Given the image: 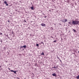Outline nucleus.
Returning <instances> with one entry per match:
<instances>
[{"instance_id":"obj_1","label":"nucleus","mask_w":79,"mask_h":79,"mask_svg":"<svg viewBox=\"0 0 79 79\" xmlns=\"http://www.w3.org/2000/svg\"><path fill=\"white\" fill-rule=\"evenodd\" d=\"M72 24L73 25H79V21L78 20L73 21H72Z\"/></svg>"},{"instance_id":"obj_2","label":"nucleus","mask_w":79,"mask_h":79,"mask_svg":"<svg viewBox=\"0 0 79 79\" xmlns=\"http://www.w3.org/2000/svg\"><path fill=\"white\" fill-rule=\"evenodd\" d=\"M10 71H11V72H13L14 73H15V74H16V72H18V71H14L13 70H10Z\"/></svg>"},{"instance_id":"obj_3","label":"nucleus","mask_w":79,"mask_h":79,"mask_svg":"<svg viewBox=\"0 0 79 79\" xmlns=\"http://www.w3.org/2000/svg\"><path fill=\"white\" fill-rule=\"evenodd\" d=\"M20 48H26V45H25L23 46L20 47Z\"/></svg>"},{"instance_id":"obj_4","label":"nucleus","mask_w":79,"mask_h":79,"mask_svg":"<svg viewBox=\"0 0 79 79\" xmlns=\"http://www.w3.org/2000/svg\"><path fill=\"white\" fill-rule=\"evenodd\" d=\"M66 21H68V20L66 19H64L63 20V21H62L63 23H65V22H66Z\"/></svg>"},{"instance_id":"obj_5","label":"nucleus","mask_w":79,"mask_h":79,"mask_svg":"<svg viewBox=\"0 0 79 79\" xmlns=\"http://www.w3.org/2000/svg\"><path fill=\"white\" fill-rule=\"evenodd\" d=\"M4 4H6V6H8V4H7V2H6V1H4Z\"/></svg>"},{"instance_id":"obj_6","label":"nucleus","mask_w":79,"mask_h":79,"mask_svg":"<svg viewBox=\"0 0 79 79\" xmlns=\"http://www.w3.org/2000/svg\"><path fill=\"white\" fill-rule=\"evenodd\" d=\"M52 76H56V74L55 73H54L52 74Z\"/></svg>"},{"instance_id":"obj_7","label":"nucleus","mask_w":79,"mask_h":79,"mask_svg":"<svg viewBox=\"0 0 79 79\" xmlns=\"http://www.w3.org/2000/svg\"><path fill=\"white\" fill-rule=\"evenodd\" d=\"M41 25L42 26H45V24L44 23L41 24Z\"/></svg>"},{"instance_id":"obj_8","label":"nucleus","mask_w":79,"mask_h":79,"mask_svg":"<svg viewBox=\"0 0 79 79\" xmlns=\"http://www.w3.org/2000/svg\"><path fill=\"white\" fill-rule=\"evenodd\" d=\"M31 10H34V7H33V6H31Z\"/></svg>"},{"instance_id":"obj_9","label":"nucleus","mask_w":79,"mask_h":79,"mask_svg":"<svg viewBox=\"0 0 79 79\" xmlns=\"http://www.w3.org/2000/svg\"><path fill=\"white\" fill-rule=\"evenodd\" d=\"M76 78L77 79H79V75H78V76Z\"/></svg>"},{"instance_id":"obj_10","label":"nucleus","mask_w":79,"mask_h":79,"mask_svg":"<svg viewBox=\"0 0 79 79\" xmlns=\"http://www.w3.org/2000/svg\"><path fill=\"white\" fill-rule=\"evenodd\" d=\"M57 68H58L57 67H55V66H54V67L52 68H55V69H57Z\"/></svg>"},{"instance_id":"obj_11","label":"nucleus","mask_w":79,"mask_h":79,"mask_svg":"<svg viewBox=\"0 0 79 79\" xmlns=\"http://www.w3.org/2000/svg\"><path fill=\"white\" fill-rule=\"evenodd\" d=\"M42 53H41V54L42 55H44V53L43 52H42Z\"/></svg>"},{"instance_id":"obj_12","label":"nucleus","mask_w":79,"mask_h":79,"mask_svg":"<svg viewBox=\"0 0 79 79\" xmlns=\"http://www.w3.org/2000/svg\"><path fill=\"white\" fill-rule=\"evenodd\" d=\"M73 31L74 32H76L77 31L76 30L74 29H73Z\"/></svg>"},{"instance_id":"obj_13","label":"nucleus","mask_w":79,"mask_h":79,"mask_svg":"<svg viewBox=\"0 0 79 79\" xmlns=\"http://www.w3.org/2000/svg\"><path fill=\"white\" fill-rule=\"evenodd\" d=\"M36 45L37 47H39V44H36Z\"/></svg>"},{"instance_id":"obj_14","label":"nucleus","mask_w":79,"mask_h":79,"mask_svg":"<svg viewBox=\"0 0 79 79\" xmlns=\"http://www.w3.org/2000/svg\"><path fill=\"white\" fill-rule=\"evenodd\" d=\"M69 24H71V22H69Z\"/></svg>"},{"instance_id":"obj_15","label":"nucleus","mask_w":79,"mask_h":79,"mask_svg":"<svg viewBox=\"0 0 79 79\" xmlns=\"http://www.w3.org/2000/svg\"><path fill=\"white\" fill-rule=\"evenodd\" d=\"M57 59H58L59 60H60V57H59L57 56Z\"/></svg>"},{"instance_id":"obj_16","label":"nucleus","mask_w":79,"mask_h":79,"mask_svg":"<svg viewBox=\"0 0 79 79\" xmlns=\"http://www.w3.org/2000/svg\"><path fill=\"white\" fill-rule=\"evenodd\" d=\"M56 42V40H54V41H53V42L55 43V42Z\"/></svg>"},{"instance_id":"obj_17","label":"nucleus","mask_w":79,"mask_h":79,"mask_svg":"<svg viewBox=\"0 0 79 79\" xmlns=\"http://www.w3.org/2000/svg\"><path fill=\"white\" fill-rule=\"evenodd\" d=\"M3 49L4 50H5L6 49V48L5 47H4Z\"/></svg>"},{"instance_id":"obj_18","label":"nucleus","mask_w":79,"mask_h":79,"mask_svg":"<svg viewBox=\"0 0 79 79\" xmlns=\"http://www.w3.org/2000/svg\"><path fill=\"white\" fill-rule=\"evenodd\" d=\"M2 34H2V33H0V35H2Z\"/></svg>"},{"instance_id":"obj_19","label":"nucleus","mask_w":79,"mask_h":79,"mask_svg":"<svg viewBox=\"0 0 79 79\" xmlns=\"http://www.w3.org/2000/svg\"><path fill=\"white\" fill-rule=\"evenodd\" d=\"M41 44H43V45H44V43H43V42H42L41 43Z\"/></svg>"},{"instance_id":"obj_20","label":"nucleus","mask_w":79,"mask_h":79,"mask_svg":"<svg viewBox=\"0 0 79 79\" xmlns=\"http://www.w3.org/2000/svg\"><path fill=\"white\" fill-rule=\"evenodd\" d=\"M9 22H10V20H8V23H9Z\"/></svg>"},{"instance_id":"obj_21","label":"nucleus","mask_w":79,"mask_h":79,"mask_svg":"<svg viewBox=\"0 0 79 79\" xmlns=\"http://www.w3.org/2000/svg\"><path fill=\"white\" fill-rule=\"evenodd\" d=\"M63 20H60V21H62L63 22Z\"/></svg>"},{"instance_id":"obj_22","label":"nucleus","mask_w":79,"mask_h":79,"mask_svg":"<svg viewBox=\"0 0 79 79\" xmlns=\"http://www.w3.org/2000/svg\"><path fill=\"white\" fill-rule=\"evenodd\" d=\"M0 42H1V43H2V40L0 41Z\"/></svg>"},{"instance_id":"obj_23","label":"nucleus","mask_w":79,"mask_h":79,"mask_svg":"<svg viewBox=\"0 0 79 79\" xmlns=\"http://www.w3.org/2000/svg\"><path fill=\"white\" fill-rule=\"evenodd\" d=\"M44 18H47V16H46L45 17H44Z\"/></svg>"},{"instance_id":"obj_24","label":"nucleus","mask_w":79,"mask_h":79,"mask_svg":"<svg viewBox=\"0 0 79 79\" xmlns=\"http://www.w3.org/2000/svg\"><path fill=\"white\" fill-rule=\"evenodd\" d=\"M60 61V62H61V60H60V59H59Z\"/></svg>"},{"instance_id":"obj_25","label":"nucleus","mask_w":79,"mask_h":79,"mask_svg":"<svg viewBox=\"0 0 79 79\" xmlns=\"http://www.w3.org/2000/svg\"><path fill=\"white\" fill-rule=\"evenodd\" d=\"M8 69H9V70H10V68H8Z\"/></svg>"},{"instance_id":"obj_26","label":"nucleus","mask_w":79,"mask_h":79,"mask_svg":"<svg viewBox=\"0 0 79 79\" xmlns=\"http://www.w3.org/2000/svg\"><path fill=\"white\" fill-rule=\"evenodd\" d=\"M6 36H7V37H8V35H7Z\"/></svg>"},{"instance_id":"obj_27","label":"nucleus","mask_w":79,"mask_h":79,"mask_svg":"<svg viewBox=\"0 0 79 79\" xmlns=\"http://www.w3.org/2000/svg\"><path fill=\"white\" fill-rule=\"evenodd\" d=\"M51 37H52V39H53V37L51 36Z\"/></svg>"},{"instance_id":"obj_28","label":"nucleus","mask_w":79,"mask_h":79,"mask_svg":"<svg viewBox=\"0 0 79 79\" xmlns=\"http://www.w3.org/2000/svg\"><path fill=\"white\" fill-rule=\"evenodd\" d=\"M25 22L26 23V20L25 21Z\"/></svg>"},{"instance_id":"obj_29","label":"nucleus","mask_w":79,"mask_h":79,"mask_svg":"<svg viewBox=\"0 0 79 79\" xmlns=\"http://www.w3.org/2000/svg\"><path fill=\"white\" fill-rule=\"evenodd\" d=\"M43 14L44 15H45V14H44L43 13Z\"/></svg>"},{"instance_id":"obj_30","label":"nucleus","mask_w":79,"mask_h":79,"mask_svg":"<svg viewBox=\"0 0 79 79\" xmlns=\"http://www.w3.org/2000/svg\"><path fill=\"white\" fill-rule=\"evenodd\" d=\"M59 24H60V25H61V24H60V23Z\"/></svg>"},{"instance_id":"obj_31","label":"nucleus","mask_w":79,"mask_h":79,"mask_svg":"<svg viewBox=\"0 0 79 79\" xmlns=\"http://www.w3.org/2000/svg\"><path fill=\"white\" fill-rule=\"evenodd\" d=\"M3 0V1H4V0Z\"/></svg>"}]
</instances>
